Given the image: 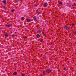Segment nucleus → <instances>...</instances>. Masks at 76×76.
<instances>
[{"label": "nucleus", "mask_w": 76, "mask_h": 76, "mask_svg": "<svg viewBox=\"0 0 76 76\" xmlns=\"http://www.w3.org/2000/svg\"><path fill=\"white\" fill-rule=\"evenodd\" d=\"M51 70L50 69H46V72L47 73H50V72H51Z\"/></svg>", "instance_id": "1"}, {"label": "nucleus", "mask_w": 76, "mask_h": 76, "mask_svg": "<svg viewBox=\"0 0 76 76\" xmlns=\"http://www.w3.org/2000/svg\"><path fill=\"white\" fill-rule=\"evenodd\" d=\"M48 3L47 2H44L43 4V6L44 7H47L48 6Z\"/></svg>", "instance_id": "2"}, {"label": "nucleus", "mask_w": 76, "mask_h": 76, "mask_svg": "<svg viewBox=\"0 0 76 76\" xmlns=\"http://www.w3.org/2000/svg\"><path fill=\"white\" fill-rule=\"evenodd\" d=\"M26 21L27 22H30L31 21V19H29L28 18L26 19Z\"/></svg>", "instance_id": "3"}, {"label": "nucleus", "mask_w": 76, "mask_h": 76, "mask_svg": "<svg viewBox=\"0 0 76 76\" xmlns=\"http://www.w3.org/2000/svg\"><path fill=\"white\" fill-rule=\"evenodd\" d=\"M33 19L35 21H36V20H37V18L36 17V16H34L33 17Z\"/></svg>", "instance_id": "4"}, {"label": "nucleus", "mask_w": 76, "mask_h": 76, "mask_svg": "<svg viewBox=\"0 0 76 76\" xmlns=\"http://www.w3.org/2000/svg\"><path fill=\"white\" fill-rule=\"evenodd\" d=\"M2 2L4 4H6V1L5 0H4L2 1Z\"/></svg>", "instance_id": "5"}, {"label": "nucleus", "mask_w": 76, "mask_h": 76, "mask_svg": "<svg viewBox=\"0 0 76 76\" xmlns=\"http://www.w3.org/2000/svg\"><path fill=\"white\" fill-rule=\"evenodd\" d=\"M66 30H68V31H69V30H70V27L67 26V27L66 28Z\"/></svg>", "instance_id": "6"}, {"label": "nucleus", "mask_w": 76, "mask_h": 76, "mask_svg": "<svg viewBox=\"0 0 76 76\" xmlns=\"http://www.w3.org/2000/svg\"><path fill=\"white\" fill-rule=\"evenodd\" d=\"M43 75H45L46 73V72L45 71H43L42 72Z\"/></svg>", "instance_id": "7"}, {"label": "nucleus", "mask_w": 76, "mask_h": 76, "mask_svg": "<svg viewBox=\"0 0 76 76\" xmlns=\"http://www.w3.org/2000/svg\"><path fill=\"white\" fill-rule=\"evenodd\" d=\"M36 37L37 38H39L40 37V35L39 34H37L36 35Z\"/></svg>", "instance_id": "8"}, {"label": "nucleus", "mask_w": 76, "mask_h": 76, "mask_svg": "<svg viewBox=\"0 0 76 76\" xmlns=\"http://www.w3.org/2000/svg\"><path fill=\"white\" fill-rule=\"evenodd\" d=\"M67 26H64V29H66V30L67 29Z\"/></svg>", "instance_id": "9"}, {"label": "nucleus", "mask_w": 76, "mask_h": 76, "mask_svg": "<svg viewBox=\"0 0 76 76\" xmlns=\"http://www.w3.org/2000/svg\"><path fill=\"white\" fill-rule=\"evenodd\" d=\"M5 36L6 37H8V34H7L6 33L5 34Z\"/></svg>", "instance_id": "10"}, {"label": "nucleus", "mask_w": 76, "mask_h": 76, "mask_svg": "<svg viewBox=\"0 0 76 76\" xmlns=\"http://www.w3.org/2000/svg\"><path fill=\"white\" fill-rule=\"evenodd\" d=\"M40 11H39V10H38L37 11V13H38V14H39V13H40Z\"/></svg>", "instance_id": "11"}, {"label": "nucleus", "mask_w": 76, "mask_h": 76, "mask_svg": "<svg viewBox=\"0 0 76 76\" xmlns=\"http://www.w3.org/2000/svg\"><path fill=\"white\" fill-rule=\"evenodd\" d=\"M13 75H17V73L16 72H14L13 73Z\"/></svg>", "instance_id": "12"}, {"label": "nucleus", "mask_w": 76, "mask_h": 76, "mask_svg": "<svg viewBox=\"0 0 76 76\" xmlns=\"http://www.w3.org/2000/svg\"><path fill=\"white\" fill-rule=\"evenodd\" d=\"M21 20H23L25 19V18H24V17L21 18Z\"/></svg>", "instance_id": "13"}, {"label": "nucleus", "mask_w": 76, "mask_h": 76, "mask_svg": "<svg viewBox=\"0 0 76 76\" xmlns=\"http://www.w3.org/2000/svg\"><path fill=\"white\" fill-rule=\"evenodd\" d=\"M59 4H60V5H62V4H63V3L62 2H60L59 3Z\"/></svg>", "instance_id": "14"}, {"label": "nucleus", "mask_w": 76, "mask_h": 76, "mask_svg": "<svg viewBox=\"0 0 76 76\" xmlns=\"http://www.w3.org/2000/svg\"><path fill=\"white\" fill-rule=\"evenodd\" d=\"M38 33H41V31L40 30H39L38 31Z\"/></svg>", "instance_id": "15"}, {"label": "nucleus", "mask_w": 76, "mask_h": 76, "mask_svg": "<svg viewBox=\"0 0 76 76\" xmlns=\"http://www.w3.org/2000/svg\"><path fill=\"white\" fill-rule=\"evenodd\" d=\"M21 76H25V74H21Z\"/></svg>", "instance_id": "16"}, {"label": "nucleus", "mask_w": 76, "mask_h": 76, "mask_svg": "<svg viewBox=\"0 0 76 76\" xmlns=\"http://www.w3.org/2000/svg\"><path fill=\"white\" fill-rule=\"evenodd\" d=\"M15 34H12V38H14V37H15Z\"/></svg>", "instance_id": "17"}, {"label": "nucleus", "mask_w": 76, "mask_h": 76, "mask_svg": "<svg viewBox=\"0 0 76 76\" xmlns=\"http://www.w3.org/2000/svg\"><path fill=\"white\" fill-rule=\"evenodd\" d=\"M6 26H7V27H10V25H6Z\"/></svg>", "instance_id": "18"}, {"label": "nucleus", "mask_w": 76, "mask_h": 76, "mask_svg": "<svg viewBox=\"0 0 76 76\" xmlns=\"http://www.w3.org/2000/svg\"><path fill=\"white\" fill-rule=\"evenodd\" d=\"M15 12V10H11V12Z\"/></svg>", "instance_id": "19"}, {"label": "nucleus", "mask_w": 76, "mask_h": 76, "mask_svg": "<svg viewBox=\"0 0 76 76\" xmlns=\"http://www.w3.org/2000/svg\"><path fill=\"white\" fill-rule=\"evenodd\" d=\"M72 25L73 26H75V24L74 23L72 24Z\"/></svg>", "instance_id": "20"}, {"label": "nucleus", "mask_w": 76, "mask_h": 76, "mask_svg": "<svg viewBox=\"0 0 76 76\" xmlns=\"http://www.w3.org/2000/svg\"><path fill=\"white\" fill-rule=\"evenodd\" d=\"M74 6H76V4L75 3H74Z\"/></svg>", "instance_id": "21"}, {"label": "nucleus", "mask_w": 76, "mask_h": 76, "mask_svg": "<svg viewBox=\"0 0 76 76\" xmlns=\"http://www.w3.org/2000/svg\"><path fill=\"white\" fill-rule=\"evenodd\" d=\"M74 35H76V31H75V32L74 33Z\"/></svg>", "instance_id": "22"}, {"label": "nucleus", "mask_w": 76, "mask_h": 76, "mask_svg": "<svg viewBox=\"0 0 76 76\" xmlns=\"http://www.w3.org/2000/svg\"><path fill=\"white\" fill-rule=\"evenodd\" d=\"M64 70H66V68H64Z\"/></svg>", "instance_id": "23"}, {"label": "nucleus", "mask_w": 76, "mask_h": 76, "mask_svg": "<svg viewBox=\"0 0 76 76\" xmlns=\"http://www.w3.org/2000/svg\"><path fill=\"white\" fill-rule=\"evenodd\" d=\"M41 42H42V39H41L40 40Z\"/></svg>", "instance_id": "24"}, {"label": "nucleus", "mask_w": 76, "mask_h": 76, "mask_svg": "<svg viewBox=\"0 0 76 76\" xmlns=\"http://www.w3.org/2000/svg\"><path fill=\"white\" fill-rule=\"evenodd\" d=\"M4 9H6V7H4Z\"/></svg>", "instance_id": "25"}, {"label": "nucleus", "mask_w": 76, "mask_h": 76, "mask_svg": "<svg viewBox=\"0 0 76 76\" xmlns=\"http://www.w3.org/2000/svg\"><path fill=\"white\" fill-rule=\"evenodd\" d=\"M25 38H27V37H25Z\"/></svg>", "instance_id": "26"}, {"label": "nucleus", "mask_w": 76, "mask_h": 76, "mask_svg": "<svg viewBox=\"0 0 76 76\" xmlns=\"http://www.w3.org/2000/svg\"><path fill=\"white\" fill-rule=\"evenodd\" d=\"M49 1H51V0H49Z\"/></svg>", "instance_id": "27"}, {"label": "nucleus", "mask_w": 76, "mask_h": 76, "mask_svg": "<svg viewBox=\"0 0 76 76\" xmlns=\"http://www.w3.org/2000/svg\"><path fill=\"white\" fill-rule=\"evenodd\" d=\"M35 6H36V5H35Z\"/></svg>", "instance_id": "28"}]
</instances>
